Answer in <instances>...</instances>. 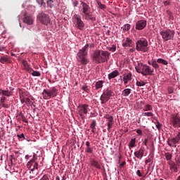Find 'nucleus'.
Instances as JSON below:
<instances>
[{"instance_id": "22", "label": "nucleus", "mask_w": 180, "mask_h": 180, "mask_svg": "<svg viewBox=\"0 0 180 180\" xmlns=\"http://www.w3.org/2000/svg\"><path fill=\"white\" fill-rule=\"evenodd\" d=\"M84 19L86 20H91L92 22L96 21V17L94 16L91 11L84 13Z\"/></svg>"}, {"instance_id": "59", "label": "nucleus", "mask_w": 180, "mask_h": 180, "mask_svg": "<svg viewBox=\"0 0 180 180\" xmlns=\"http://www.w3.org/2000/svg\"><path fill=\"white\" fill-rule=\"evenodd\" d=\"M37 155L36 154V153H34L33 154V158H32V160H36V156H37Z\"/></svg>"}, {"instance_id": "39", "label": "nucleus", "mask_w": 180, "mask_h": 180, "mask_svg": "<svg viewBox=\"0 0 180 180\" xmlns=\"http://www.w3.org/2000/svg\"><path fill=\"white\" fill-rule=\"evenodd\" d=\"M85 153H89L90 154H93L94 153V148H92L91 147H88L85 149Z\"/></svg>"}, {"instance_id": "15", "label": "nucleus", "mask_w": 180, "mask_h": 180, "mask_svg": "<svg viewBox=\"0 0 180 180\" xmlns=\"http://www.w3.org/2000/svg\"><path fill=\"white\" fill-rule=\"evenodd\" d=\"M178 143H179V139L178 138H169L167 139V144L169 146V147H174L176 148V144H178Z\"/></svg>"}, {"instance_id": "13", "label": "nucleus", "mask_w": 180, "mask_h": 180, "mask_svg": "<svg viewBox=\"0 0 180 180\" xmlns=\"http://www.w3.org/2000/svg\"><path fill=\"white\" fill-rule=\"evenodd\" d=\"M144 153H146V148L141 146L139 150L134 152V156L138 158V160H141L144 157Z\"/></svg>"}, {"instance_id": "63", "label": "nucleus", "mask_w": 180, "mask_h": 180, "mask_svg": "<svg viewBox=\"0 0 180 180\" xmlns=\"http://www.w3.org/2000/svg\"><path fill=\"white\" fill-rule=\"evenodd\" d=\"M129 51H130L131 53H134V49H129Z\"/></svg>"}, {"instance_id": "32", "label": "nucleus", "mask_w": 180, "mask_h": 180, "mask_svg": "<svg viewBox=\"0 0 180 180\" xmlns=\"http://www.w3.org/2000/svg\"><path fill=\"white\" fill-rule=\"evenodd\" d=\"M131 73H127L124 75L123 79H125L127 81H131Z\"/></svg>"}, {"instance_id": "38", "label": "nucleus", "mask_w": 180, "mask_h": 180, "mask_svg": "<svg viewBox=\"0 0 180 180\" xmlns=\"http://www.w3.org/2000/svg\"><path fill=\"white\" fill-rule=\"evenodd\" d=\"M165 157L167 161H171V160H172V155L169 153H165Z\"/></svg>"}, {"instance_id": "51", "label": "nucleus", "mask_w": 180, "mask_h": 180, "mask_svg": "<svg viewBox=\"0 0 180 180\" xmlns=\"http://www.w3.org/2000/svg\"><path fill=\"white\" fill-rule=\"evenodd\" d=\"M1 106H2V108H9V105H8V104H5V103H1Z\"/></svg>"}, {"instance_id": "18", "label": "nucleus", "mask_w": 180, "mask_h": 180, "mask_svg": "<svg viewBox=\"0 0 180 180\" xmlns=\"http://www.w3.org/2000/svg\"><path fill=\"white\" fill-rule=\"evenodd\" d=\"M169 169L172 172H178V168H179V165L176 164L175 162L169 161L168 162Z\"/></svg>"}, {"instance_id": "46", "label": "nucleus", "mask_w": 180, "mask_h": 180, "mask_svg": "<svg viewBox=\"0 0 180 180\" xmlns=\"http://www.w3.org/2000/svg\"><path fill=\"white\" fill-rule=\"evenodd\" d=\"M109 51H112V53L116 51V46L112 45V47L108 49Z\"/></svg>"}, {"instance_id": "23", "label": "nucleus", "mask_w": 180, "mask_h": 180, "mask_svg": "<svg viewBox=\"0 0 180 180\" xmlns=\"http://www.w3.org/2000/svg\"><path fill=\"white\" fill-rule=\"evenodd\" d=\"M89 109V105L87 104H83L80 106V115L82 116V113L86 115L88 113V110Z\"/></svg>"}, {"instance_id": "12", "label": "nucleus", "mask_w": 180, "mask_h": 180, "mask_svg": "<svg viewBox=\"0 0 180 180\" xmlns=\"http://www.w3.org/2000/svg\"><path fill=\"white\" fill-rule=\"evenodd\" d=\"M27 167L33 172L34 169H39V164L36 162V160L32 159L27 163Z\"/></svg>"}, {"instance_id": "52", "label": "nucleus", "mask_w": 180, "mask_h": 180, "mask_svg": "<svg viewBox=\"0 0 180 180\" xmlns=\"http://www.w3.org/2000/svg\"><path fill=\"white\" fill-rule=\"evenodd\" d=\"M136 175H138V176H143V175H141V172L140 170H137L136 172Z\"/></svg>"}, {"instance_id": "6", "label": "nucleus", "mask_w": 180, "mask_h": 180, "mask_svg": "<svg viewBox=\"0 0 180 180\" xmlns=\"http://www.w3.org/2000/svg\"><path fill=\"white\" fill-rule=\"evenodd\" d=\"M160 36L163 39V41H168L169 40H172L175 37V31L167 29L163 30L160 32Z\"/></svg>"}, {"instance_id": "4", "label": "nucleus", "mask_w": 180, "mask_h": 180, "mask_svg": "<svg viewBox=\"0 0 180 180\" xmlns=\"http://www.w3.org/2000/svg\"><path fill=\"white\" fill-rule=\"evenodd\" d=\"M135 69L136 72L144 77L147 75H153V72H154V68H151V67L143 63H138V66H136Z\"/></svg>"}, {"instance_id": "60", "label": "nucleus", "mask_w": 180, "mask_h": 180, "mask_svg": "<svg viewBox=\"0 0 180 180\" xmlns=\"http://www.w3.org/2000/svg\"><path fill=\"white\" fill-rule=\"evenodd\" d=\"M124 84H126L129 82V80L123 79Z\"/></svg>"}, {"instance_id": "29", "label": "nucleus", "mask_w": 180, "mask_h": 180, "mask_svg": "<svg viewBox=\"0 0 180 180\" xmlns=\"http://www.w3.org/2000/svg\"><path fill=\"white\" fill-rule=\"evenodd\" d=\"M90 127L91 128V132L95 133V130H96V120H93L90 124Z\"/></svg>"}, {"instance_id": "21", "label": "nucleus", "mask_w": 180, "mask_h": 180, "mask_svg": "<svg viewBox=\"0 0 180 180\" xmlns=\"http://www.w3.org/2000/svg\"><path fill=\"white\" fill-rule=\"evenodd\" d=\"M133 40L127 37L122 41V47H132Z\"/></svg>"}, {"instance_id": "16", "label": "nucleus", "mask_w": 180, "mask_h": 180, "mask_svg": "<svg viewBox=\"0 0 180 180\" xmlns=\"http://www.w3.org/2000/svg\"><path fill=\"white\" fill-rule=\"evenodd\" d=\"M147 26V21L145 20H139L136 24V30H143Z\"/></svg>"}, {"instance_id": "5", "label": "nucleus", "mask_w": 180, "mask_h": 180, "mask_svg": "<svg viewBox=\"0 0 180 180\" xmlns=\"http://www.w3.org/2000/svg\"><path fill=\"white\" fill-rule=\"evenodd\" d=\"M136 50L142 53H148V41L146 39L138 40L136 43Z\"/></svg>"}, {"instance_id": "27", "label": "nucleus", "mask_w": 180, "mask_h": 180, "mask_svg": "<svg viewBox=\"0 0 180 180\" xmlns=\"http://www.w3.org/2000/svg\"><path fill=\"white\" fill-rule=\"evenodd\" d=\"M29 74H31L33 77H40L41 75V73H40L39 71H34L32 68L28 69Z\"/></svg>"}, {"instance_id": "20", "label": "nucleus", "mask_w": 180, "mask_h": 180, "mask_svg": "<svg viewBox=\"0 0 180 180\" xmlns=\"http://www.w3.org/2000/svg\"><path fill=\"white\" fill-rule=\"evenodd\" d=\"M0 63L1 64H11V63H12V59L6 55L0 56Z\"/></svg>"}, {"instance_id": "62", "label": "nucleus", "mask_w": 180, "mask_h": 180, "mask_svg": "<svg viewBox=\"0 0 180 180\" xmlns=\"http://www.w3.org/2000/svg\"><path fill=\"white\" fill-rule=\"evenodd\" d=\"M30 158V156H29V155H25V160H27L28 158Z\"/></svg>"}, {"instance_id": "11", "label": "nucleus", "mask_w": 180, "mask_h": 180, "mask_svg": "<svg viewBox=\"0 0 180 180\" xmlns=\"http://www.w3.org/2000/svg\"><path fill=\"white\" fill-rule=\"evenodd\" d=\"M158 64H163V65H168V61L162 58H158L157 60L154 59L151 60L150 65H152V67L155 68V70H158V68H160V65Z\"/></svg>"}, {"instance_id": "43", "label": "nucleus", "mask_w": 180, "mask_h": 180, "mask_svg": "<svg viewBox=\"0 0 180 180\" xmlns=\"http://www.w3.org/2000/svg\"><path fill=\"white\" fill-rule=\"evenodd\" d=\"M82 91L84 92H86L87 94H89V88H88V86H83L82 87Z\"/></svg>"}, {"instance_id": "57", "label": "nucleus", "mask_w": 180, "mask_h": 180, "mask_svg": "<svg viewBox=\"0 0 180 180\" xmlns=\"http://www.w3.org/2000/svg\"><path fill=\"white\" fill-rule=\"evenodd\" d=\"M149 162H151V158H148L145 161V164H148Z\"/></svg>"}, {"instance_id": "1", "label": "nucleus", "mask_w": 180, "mask_h": 180, "mask_svg": "<svg viewBox=\"0 0 180 180\" xmlns=\"http://www.w3.org/2000/svg\"><path fill=\"white\" fill-rule=\"evenodd\" d=\"M92 49L95 47L94 43L86 44L82 49L77 53V61L83 65H86L89 63V60L86 58L88 56V48Z\"/></svg>"}, {"instance_id": "17", "label": "nucleus", "mask_w": 180, "mask_h": 180, "mask_svg": "<svg viewBox=\"0 0 180 180\" xmlns=\"http://www.w3.org/2000/svg\"><path fill=\"white\" fill-rule=\"evenodd\" d=\"M80 5L82 6V11L84 15L88 12H91V6L88 5L86 3L80 1Z\"/></svg>"}, {"instance_id": "44", "label": "nucleus", "mask_w": 180, "mask_h": 180, "mask_svg": "<svg viewBox=\"0 0 180 180\" xmlns=\"http://www.w3.org/2000/svg\"><path fill=\"white\" fill-rule=\"evenodd\" d=\"M137 86H144L146 85V82L141 81V82H136Z\"/></svg>"}, {"instance_id": "10", "label": "nucleus", "mask_w": 180, "mask_h": 180, "mask_svg": "<svg viewBox=\"0 0 180 180\" xmlns=\"http://www.w3.org/2000/svg\"><path fill=\"white\" fill-rule=\"evenodd\" d=\"M169 123L171 126H173L175 129H179L180 127V117L178 114H173L170 117Z\"/></svg>"}, {"instance_id": "53", "label": "nucleus", "mask_w": 180, "mask_h": 180, "mask_svg": "<svg viewBox=\"0 0 180 180\" xmlns=\"http://www.w3.org/2000/svg\"><path fill=\"white\" fill-rule=\"evenodd\" d=\"M124 165H126V161L122 162L120 165V168H122V167H124Z\"/></svg>"}, {"instance_id": "56", "label": "nucleus", "mask_w": 180, "mask_h": 180, "mask_svg": "<svg viewBox=\"0 0 180 180\" xmlns=\"http://www.w3.org/2000/svg\"><path fill=\"white\" fill-rule=\"evenodd\" d=\"M18 137H19V139H25V134H21L20 135H18Z\"/></svg>"}, {"instance_id": "54", "label": "nucleus", "mask_w": 180, "mask_h": 180, "mask_svg": "<svg viewBox=\"0 0 180 180\" xmlns=\"http://www.w3.org/2000/svg\"><path fill=\"white\" fill-rule=\"evenodd\" d=\"M136 133L139 134V136H141V134H143V131H141V129H137Z\"/></svg>"}, {"instance_id": "61", "label": "nucleus", "mask_w": 180, "mask_h": 180, "mask_svg": "<svg viewBox=\"0 0 180 180\" xmlns=\"http://www.w3.org/2000/svg\"><path fill=\"white\" fill-rule=\"evenodd\" d=\"M25 102H26L25 98H24V99H21V103H25Z\"/></svg>"}, {"instance_id": "3", "label": "nucleus", "mask_w": 180, "mask_h": 180, "mask_svg": "<svg viewBox=\"0 0 180 180\" xmlns=\"http://www.w3.org/2000/svg\"><path fill=\"white\" fill-rule=\"evenodd\" d=\"M113 96H115V91H113L112 87H107L103 90V94L100 97L101 105H105V103L109 102L110 98H113Z\"/></svg>"}, {"instance_id": "37", "label": "nucleus", "mask_w": 180, "mask_h": 180, "mask_svg": "<svg viewBox=\"0 0 180 180\" xmlns=\"http://www.w3.org/2000/svg\"><path fill=\"white\" fill-rule=\"evenodd\" d=\"M97 5L100 9H102L103 11L106 9V5L103 4L101 1H97Z\"/></svg>"}, {"instance_id": "47", "label": "nucleus", "mask_w": 180, "mask_h": 180, "mask_svg": "<svg viewBox=\"0 0 180 180\" xmlns=\"http://www.w3.org/2000/svg\"><path fill=\"white\" fill-rule=\"evenodd\" d=\"M72 5H73L74 8H77V6H78V1H77V0L73 1Z\"/></svg>"}, {"instance_id": "64", "label": "nucleus", "mask_w": 180, "mask_h": 180, "mask_svg": "<svg viewBox=\"0 0 180 180\" xmlns=\"http://www.w3.org/2000/svg\"><path fill=\"white\" fill-rule=\"evenodd\" d=\"M56 180H60V176H57L56 177Z\"/></svg>"}, {"instance_id": "33", "label": "nucleus", "mask_w": 180, "mask_h": 180, "mask_svg": "<svg viewBox=\"0 0 180 180\" xmlns=\"http://www.w3.org/2000/svg\"><path fill=\"white\" fill-rule=\"evenodd\" d=\"M129 148H134V147H136V138L131 139L129 141Z\"/></svg>"}, {"instance_id": "26", "label": "nucleus", "mask_w": 180, "mask_h": 180, "mask_svg": "<svg viewBox=\"0 0 180 180\" xmlns=\"http://www.w3.org/2000/svg\"><path fill=\"white\" fill-rule=\"evenodd\" d=\"M12 91H10L9 90H2L0 89V95H4V96H12Z\"/></svg>"}, {"instance_id": "9", "label": "nucleus", "mask_w": 180, "mask_h": 180, "mask_svg": "<svg viewBox=\"0 0 180 180\" xmlns=\"http://www.w3.org/2000/svg\"><path fill=\"white\" fill-rule=\"evenodd\" d=\"M73 23L75 24V27L79 29V30H82L85 27V24L84 21L81 19V15L75 14L73 18Z\"/></svg>"}, {"instance_id": "35", "label": "nucleus", "mask_w": 180, "mask_h": 180, "mask_svg": "<svg viewBox=\"0 0 180 180\" xmlns=\"http://www.w3.org/2000/svg\"><path fill=\"white\" fill-rule=\"evenodd\" d=\"M166 13L169 16V19L170 20H174V15L172 14V12H171V11L167 10Z\"/></svg>"}, {"instance_id": "48", "label": "nucleus", "mask_w": 180, "mask_h": 180, "mask_svg": "<svg viewBox=\"0 0 180 180\" xmlns=\"http://www.w3.org/2000/svg\"><path fill=\"white\" fill-rule=\"evenodd\" d=\"M31 103H32V101H30V98H25V103L27 105H30Z\"/></svg>"}, {"instance_id": "41", "label": "nucleus", "mask_w": 180, "mask_h": 180, "mask_svg": "<svg viewBox=\"0 0 180 180\" xmlns=\"http://www.w3.org/2000/svg\"><path fill=\"white\" fill-rule=\"evenodd\" d=\"M156 128L158 130H161V127H162V124L160 123V122L157 121L155 123Z\"/></svg>"}, {"instance_id": "49", "label": "nucleus", "mask_w": 180, "mask_h": 180, "mask_svg": "<svg viewBox=\"0 0 180 180\" xmlns=\"http://www.w3.org/2000/svg\"><path fill=\"white\" fill-rule=\"evenodd\" d=\"M163 4H164L165 6H169V5H171V2H169V1H163Z\"/></svg>"}, {"instance_id": "2", "label": "nucleus", "mask_w": 180, "mask_h": 180, "mask_svg": "<svg viewBox=\"0 0 180 180\" xmlns=\"http://www.w3.org/2000/svg\"><path fill=\"white\" fill-rule=\"evenodd\" d=\"M110 53L108 51L97 50L94 52L93 60L96 64H102L109 60Z\"/></svg>"}, {"instance_id": "58", "label": "nucleus", "mask_w": 180, "mask_h": 180, "mask_svg": "<svg viewBox=\"0 0 180 180\" xmlns=\"http://www.w3.org/2000/svg\"><path fill=\"white\" fill-rule=\"evenodd\" d=\"M86 148L91 147V143H89V141H86Z\"/></svg>"}, {"instance_id": "42", "label": "nucleus", "mask_w": 180, "mask_h": 180, "mask_svg": "<svg viewBox=\"0 0 180 180\" xmlns=\"http://www.w3.org/2000/svg\"><path fill=\"white\" fill-rule=\"evenodd\" d=\"M176 164L179 165L180 164V154H177L175 158Z\"/></svg>"}, {"instance_id": "8", "label": "nucleus", "mask_w": 180, "mask_h": 180, "mask_svg": "<svg viewBox=\"0 0 180 180\" xmlns=\"http://www.w3.org/2000/svg\"><path fill=\"white\" fill-rule=\"evenodd\" d=\"M37 18L42 25H45V26H47L50 22H51V19H50V16H49V14H46L44 12L39 13Z\"/></svg>"}, {"instance_id": "31", "label": "nucleus", "mask_w": 180, "mask_h": 180, "mask_svg": "<svg viewBox=\"0 0 180 180\" xmlns=\"http://www.w3.org/2000/svg\"><path fill=\"white\" fill-rule=\"evenodd\" d=\"M22 64L24 65L25 70L29 72V70L32 69V68L29 67V64L27 63V61L26 60H22Z\"/></svg>"}, {"instance_id": "34", "label": "nucleus", "mask_w": 180, "mask_h": 180, "mask_svg": "<svg viewBox=\"0 0 180 180\" xmlns=\"http://www.w3.org/2000/svg\"><path fill=\"white\" fill-rule=\"evenodd\" d=\"M150 110H153V106L150 104L146 105L143 108V112H148Z\"/></svg>"}, {"instance_id": "19", "label": "nucleus", "mask_w": 180, "mask_h": 180, "mask_svg": "<svg viewBox=\"0 0 180 180\" xmlns=\"http://www.w3.org/2000/svg\"><path fill=\"white\" fill-rule=\"evenodd\" d=\"M23 22L24 23H27V25H33V18L32 15L27 14V13H25L24 14Z\"/></svg>"}, {"instance_id": "45", "label": "nucleus", "mask_w": 180, "mask_h": 180, "mask_svg": "<svg viewBox=\"0 0 180 180\" xmlns=\"http://www.w3.org/2000/svg\"><path fill=\"white\" fill-rule=\"evenodd\" d=\"M53 2H54V0H49V1H47L48 6H50L51 8H53V6H54V5L53 4Z\"/></svg>"}, {"instance_id": "50", "label": "nucleus", "mask_w": 180, "mask_h": 180, "mask_svg": "<svg viewBox=\"0 0 180 180\" xmlns=\"http://www.w3.org/2000/svg\"><path fill=\"white\" fill-rule=\"evenodd\" d=\"M6 100V98L5 97H1L0 100V103H5V101Z\"/></svg>"}, {"instance_id": "55", "label": "nucleus", "mask_w": 180, "mask_h": 180, "mask_svg": "<svg viewBox=\"0 0 180 180\" xmlns=\"http://www.w3.org/2000/svg\"><path fill=\"white\" fill-rule=\"evenodd\" d=\"M148 141V139H145L143 142V144H144V146H147Z\"/></svg>"}, {"instance_id": "14", "label": "nucleus", "mask_w": 180, "mask_h": 180, "mask_svg": "<svg viewBox=\"0 0 180 180\" xmlns=\"http://www.w3.org/2000/svg\"><path fill=\"white\" fill-rule=\"evenodd\" d=\"M105 119H107V126H108V128H107V130L108 131H109V133H110V129H112V127L113 126V122H114V120H113V116L112 115H105Z\"/></svg>"}, {"instance_id": "36", "label": "nucleus", "mask_w": 180, "mask_h": 180, "mask_svg": "<svg viewBox=\"0 0 180 180\" xmlns=\"http://www.w3.org/2000/svg\"><path fill=\"white\" fill-rule=\"evenodd\" d=\"M122 30L123 32H129L130 30V24H126L122 27Z\"/></svg>"}, {"instance_id": "40", "label": "nucleus", "mask_w": 180, "mask_h": 180, "mask_svg": "<svg viewBox=\"0 0 180 180\" xmlns=\"http://www.w3.org/2000/svg\"><path fill=\"white\" fill-rule=\"evenodd\" d=\"M142 115H143V116H148V117H153V116H154V114H153V112H143Z\"/></svg>"}, {"instance_id": "25", "label": "nucleus", "mask_w": 180, "mask_h": 180, "mask_svg": "<svg viewBox=\"0 0 180 180\" xmlns=\"http://www.w3.org/2000/svg\"><path fill=\"white\" fill-rule=\"evenodd\" d=\"M104 82H105L103 80H99V81L96 82L95 84L96 90L98 91V89H101L103 88Z\"/></svg>"}, {"instance_id": "28", "label": "nucleus", "mask_w": 180, "mask_h": 180, "mask_svg": "<svg viewBox=\"0 0 180 180\" xmlns=\"http://www.w3.org/2000/svg\"><path fill=\"white\" fill-rule=\"evenodd\" d=\"M91 165H92V167H95V168H97L98 169H101V164H99V162L95 160H91Z\"/></svg>"}, {"instance_id": "24", "label": "nucleus", "mask_w": 180, "mask_h": 180, "mask_svg": "<svg viewBox=\"0 0 180 180\" xmlns=\"http://www.w3.org/2000/svg\"><path fill=\"white\" fill-rule=\"evenodd\" d=\"M116 77H119V71L117 70L108 74V79H112V78H116Z\"/></svg>"}, {"instance_id": "7", "label": "nucleus", "mask_w": 180, "mask_h": 180, "mask_svg": "<svg viewBox=\"0 0 180 180\" xmlns=\"http://www.w3.org/2000/svg\"><path fill=\"white\" fill-rule=\"evenodd\" d=\"M58 90L56 87H52L51 89H44L42 95L45 100L49 99L50 98H56L57 96V92Z\"/></svg>"}, {"instance_id": "30", "label": "nucleus", "mask_w": 180, "mask_h": 180, "mask_svg": "<svg viewBox=\"0 0 180 180\" xmlns=\"http://www.w3.org/2000/svg\"><path fill=\"white\" fill-rule=\"evenodd\" d=\"M131 94V89H125L122 91V96L124 97L129 96Z\"/></svg>"}]
</instances>
